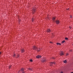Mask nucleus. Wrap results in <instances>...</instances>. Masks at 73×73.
Here are the masks:
<instances>
[{
	"label": "nucleus",
	"mask_w": 73,
	"mask_h": 73,
	"mask_svg": "<svg viewBox=\"0 0 73 73\" xmlns=\"http://www.w3.org/2000/svg\"><path fill=\"white\" fill-rule=\"evenodd\" d=\"M33 49L34 50H37V52H39V50H38V48L36 46H34L33 47Z\"/></svg>",
	"instance_id": "obj_1"
},
{
	"label": "nucleus",
	"mask_w": 73,
	"mask_h": 73,
	"mask_svg": "<svg viewBox=\"0 0 73 73\" xmlns=\"http://www.w3.org/2000/svg\"><path fill=\"white\" fill-rule=\"evenodd\" d=\"M59 55H60V56H62V55H64V54L63 51H61L60 52V54H59Z\"/></svg>",
	"instance_id": "obj_2"
},
{
	"label": "nucleus",
	"mask_w": 73,
	"mask_h": 73,
	"mask_svg": "<svg viewBox=\"0 0 73 73\" xmlns=\"http://www.w3.org/2000/svg\"><path fill=\"white\" fill-rule=\"evenodd\" d=\"M56 22L57 24H58L60 23V21L58 20H57L56 21Z\"/></svg>",
	"instance_id": "obj_3"
},
{
	"label": "nucleus",
	"mask_w": 73,
	"mask_h": 73,
	"mask_svg": "<svg viewBox=\"0 0 73 73\" xmlns=\"http://www.w3.org/2000/svg\"><path fill=\"white\" fill-rule=\"evenodd\" d=\"M41 57V56L40 55H38L36 56V58H40Z\"/></svg>",
	"instance_id": "obj_4"
},
{
	"label": "nucleus",
	"mask_w": 73,
	"mask_h": 73,
	"mask_svg": "<svg viewBox=\"0 0 73 73\" xmlns=\"http://www.w3.org/2000/svg\"><path fill=\"white\" fill-rule=\"evenodd\" d=\"M21 51L22 53H23L25 52V50L24 49H21Z\"/></svg>",
	"instance_id": "obj_5"
},
{
	"label": "nucleus",
	"mask_w": 73,
	"mask_h": 73,
	"mask_svg": "<svg viewBox=\"0 0 73 73\" xmlns=\"http://www.w3.org/2000/svg\"><path fill=\"white\" fill-rule=\"evenodd\" d=\"M47 32H48L49 33H50L51 32V31L50 30V29H49L47 30Z\"/></svg>",
	"instance_id": "obj_6"
},
{
	"label": "nucleus",
	"mask_w": 73,
	"mask_h": 73,
	"mask_svg": "<svg viewBox=\"0 0 73 73\" xmlns=\"http://www.w3.org/2000/svg\"><path fill=\"white\" fill-rule=\"evenodd\" d=\"M33 11H34V12H35V11H36V9H35V8H33Z\"/></svg>",
	"instance_id": "obj_7"
},
{
	"label": "nucleus",
	"mask_w": 73,
	"mask_h": 73,
	"mask_svg": "<svg viewBox=\"0 0 73 73\" xmlns=\"http://www.w3.org/2000/svg\"><path fill=\"white\" fill-rule=\"evenodd\" d=\"M21 72H23L24 71V69L23 68H22L21 69Z\"/></svg>",
	"instance_id": "obj_8"
},
{
	"label": "nucleus",
	"mask_w": 73,
	"mask_h": 73,
	"mask_svg": "<svg viewBox=\"0 0 73 73\" xmlns=\"http://www.w3.org/2000/svg\"><path fill=\"white\" fill-rule=\"evenodd\" d=\"M65 42V40H63V41H62V42H61V43L63 44L64 42Z\"/></svg>",
	"instance_id": "obj_9"
},
{
	"label": "nucleus",
	"mask_w": 73,
	"mask_h": 73,
	"mask_svg": "<svg viewBox=\"0 0 73 73\" xmlns=\"http://www.w3.org/2000/svg\"><path fill=\"white\" fill-rule=\"evenodd\" d=\"M55 64V62H51V65H52V64Z\"/></svg>",
	"instance_id": "obj_10"
},
{
	"label": "nucleus",
	"mask_w": 73,
	"mask_h": 73,
	"mask_svg": "<svg viewBox=\"0 0 73 73\" xmlns=\"http://www.w3.org/2000/svg\"><path fill=\"white\" fill-rule=\"evenodd\" d=\"M46 61V60L45 59H44V60H42V62H45V61Z\"/></svg>",
	"instance_id": "obj_11"
},
{
	"label": "nucleus",
	"mask_w": 73,
	"mask_h": 73,
	"mask_svg": "<svg viewBox=\"0 0 73 73\" xmlns=\"http://www.w3.org/2000/svg\"><path fill=\"white\" fill-rule=\"evenodd\" d=\"M67 60H65L63 62L64 63H66L67 62Z\"/></svg>",
	"instance_id": "obj_12"
},
{
	"label": "nucleus",
	"mask_w": 73,
	"mask_h": 73,
	"mask_svg": "<svg viewBox=\"0 0 73 73\" xmlns=\"http://www.w3.org/2000/svg\"><path fill=\"white\" fill-rule=\"evenodd\" d=\"M29 70L30 71V70H31V71H32V69L31 68H29Z\"/></svg>",
	"instance_id": "obj_13"
},
{
	"label": "nucleus",
	"mask_w": 73,
	"mask_h": 73,
	"mask_svg": "<svg viewBox=\"0 0 73 73\" xmlns=\"http://www.w3.org/2000/svg\"><path fill=\"white\" fill-rule=\"evenodd\" d=\"M56 44L57 45H61V44L60 43H56Z\"/></svg>",
	"instance_id": "obj_14"
},
{
	"label": "nucleus",
	"mask_w": 73,
	"mask_h": 73,
	"mask_svg": "<svg viewBox=\"0 0 73 73\" xmlns=\"http://www.w3.org/2000/svg\"><path fill=\"white\" fill-rule=\"evenodd\" d=\"M55 18L53 17V18H52V20L53 21H54L55 20Z\"/></svg>",
	"instance_id": "obj_15"
},
{
	"label": "nucleus",
	"mask_w": 73,
	"mask_h": 73,
	"mask_svg": "<svg viewBox=\"0 0 73 73\" xmlns=\"http://www.w3.org/2000/svg\"><path fill=\"white\" fill-rule=\"evenodd\" d=\"M65 39L66 40H68V38H67V37H66L65 38Z\"/></svg>",
	"instance_id": "obj_16"
},
{
	"label": "nucleus",
	"mask_w": 73,
	"mask_h": 73,
	"mask_svg": "<svg viewBox=\"0 0 73 73\" xmlns=\"http://www.w3.org/2000/svg\"><path fill=\"white\" fill-rule=\"evenodd\" d=\"M19 56V55H18L16 57V58H18Z\"/></svg>",
	"instance_id": "obj_17"
},
{
	"label": "nucleus",
	"mask_w": 73,
	"mask_h": 73,
	"mask_svg": "<svg viewBox=\"0 0 73 73\" xmlns=\"http://www.w3.org/2000/svg\"><path fill=\"white\" fill-rule=\"evenodd\" d=\"M30 61L31 62H32L33 61L31 59L30 60Z\"/></svg>",
	"instance_id": "obj_18"
},
{
	"label": "nucleus",
	"mask_w": 73,
	"mask_h": 73,
	"mask_svg": "<svg viewBox=\"0 0 73 73\" xmlns=\"http://www.w3.org/2000/svg\"><path fill=\"white\" fill-rule=\"evenodd\" d=\"M69 28H70V29H71V27L70 26H69Z\"/></svg>",
	"instance_id": "obj_19"
},
{
	"label": "nucleus",
	"mask_w": 73,
	"mask_h": 73,
	"mask_svg": "<svg viewBox=\"0 0 73 73\" xmlns=\"http://www.w3.org/2000/svg\"><path fill=\"white\" fill-rule=\"evenodd\" d=\"M60 73H63V72H62V71H61V72H60Z\"/></svg>",
	"instance_id": "obj_20"
},
{
	"label": "nucleus",
	"mask_w": 73,
	"mask_h": 73,
	"mask_svg": "<svg viewBox=\"0 0 73 73\" xmlns=\"http://www.w3.org/2000/svg\"><path fill=\"white\" fill-rule=\"evenodd\" d=\"M70 17H71V18H72V16H71V15H70Z\"/></svg>",
	"instance_id": "obj_21"
},
{
	"label": "nucleus",
	"mask_w": 73,
	"mask_h": 73,
	"mask_svg": "<svg viewBox=\"0 0 73 73\" xmlns=\"http://www.w3.org/2000/svg\"><path fill=\"white\" fill-rule=\"evenodd\" d=\"M69 9V8H68V9H67V10H68Z\"/></svg>",
	"instance_id": "obj_22"
},
{
	"label": "nucleus",
	"mask_w": 73,
	"mask_h": 73,
	"mask_svg": "<svg viewBox=\"0 0 73 73\" xmlns=\"http://www.w3.org/2000/svg\"><path fill=\"white\" fill-rule=\"evenodd\" d=\"M11 68V66H9V68L10 69V68Z\"/></svg>",
	"instance_id": "obj_23"
},
{
	"label": "nucleus",
	"mask_w": 73,
	"mask_h": 73,
	"mask_svg": "<svg viewBox=\"0 0 73 73\" xmlns=\"http://www.w3.org/2000/svg\"><path fill=\"white\" fill-rule=\"evenodd\" d=\"M68 55V53H67V54H66V55Z\"/></svg>",
	"instance_id": "obj_24"
},
{
	"label": "nucleus",
	"mask_w": 73,
	"mask_h": 73,
	"mask_svg": "<svg viewBox=\"0 0 73 73\" xmlns=\"http://www.w3.org/2000/svg\"><path fill=\"white\" fill-rule=\"evenodd\" d=\"M15 56V54H14V56Z\"/></svg>",
	"instance_id": "obj_25"
},
{
	"label": "nucleus",
	"mask_w": 73,
	"mask_h": 73,
	"mask_svg": "<svg viewBox=\"0 0 73 73\" xmlns=\"http://www.w3.org/2000/svg\"><path fill=\"white\" fill-rule=\"evenodd\" d=\"M22 73H25V72H23Z\"/></svg>",
	"instance_id": "obj_26"
},
{
	"label": "nucleus",
	"mask_w": 73,
	"mask_h": 73,
	"mask_svg": "<svg viewBox=\"0 0 73 73\" xmlns=\"http://www.w3.org/2000/svg\"><path fill=\"white\" fill-rule=\"evenodd\" d=\"M32 22H33V21H34V20H32Z\"/></svg>",
	"instance_id": "obj_27"
},
{
	"label": "nucleus",
	"mask_w": 73,
	"mask_h": 73,
	"mask_svg": "<svg viewBox=\"0 0 73 73\" xmlns=\"http://www.w3.org/2000/svg\"><path fill=\"white\" fill-rule=\"evenodd\" d=\"M50 43H52V42H50Z\"/></svg>",
	"instance_id": "obj_28"
},
{
	"label": "nucleus",
	"mask_w": 73,
	"mask_h": 73,
	"mask_svg": "<svg viewBox=\"0 0 73 73\" xmlns=\"http://www.w3.org/2000/svg\"><path fill=\"white\" fill-rule=\"evenodd\" d=\"M71 73H73V72H72Z\"/></svg>",
	"instance_id": "obj_29"
},
{
	"label": "nucleus",
	"mask_w": 73,
	"mask_h": 73,
	"mask_svg": "<svg viewBox=\"0 0 73 73\" xmlns=\"http://www.w3.org/2000/svg\"><path fill=\"white\" fill-rule=\"evenodd\" d=\"M72 45H73V44Z\"/></svg>",
	"instance_id": "obj_30"
}]
</instances>
